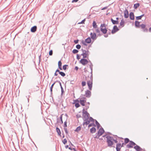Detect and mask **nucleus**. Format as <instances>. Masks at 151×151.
<instances>
[{"label": "nucleus", "instance_id": "obj_14", "mask_svg": "<svg viewBox=\"0 0 151 151\" xmlns=\"http://www.w3.org/2000/svg\"><path fill=\"white\" fill-rule=\"evenodd\" d=\"M37 27L36 26H34L32 27L30 29V31L33 33L35 32L36 31Z\"/></svg>", "mask_w": 151, "mask_h": 151}, {"label": "nucleus", "instance_id": "obj_4", "mask_svg": "<svg viewBox=\"0 0 151 151\" xmlns=\"http://www.w3.org/2000/svg\"><path fill=\"white\" fill-rule=\"evenodd\" d=\"M89 63L88 60L86 59L83 58L81 59L79 61V63L83 65H85Z\"/></svg>", "mask_w": 151, "mask_h": 151}, {"label": "nucleus", "instance_id": "obj_27", "mask_svg": "<svg viewBox=\"0 0 151 151\" xmlns=\"http://www.w3.org/2000/svg\"><path fill=\"white\" fill-rule=\"evenodd\" d=\"M106 138L107 139H109V140H111V141H113L114 139L113 137L109 136H106Z\"/></svg>", "mask_w": 151, "mask_h": 151}, {"label": "nucleus", "instance_id": "obj_51", "mask_svg": "<svg viewBox=\"0 0 151 151\" xmlns=\"http://www.w3.org/2000/svg\"><path fill=\"white\" fill-rule=\"evenodd\" d=\"M41 54L39 56V63H40V60L41 59Z\"/></svg>", "mask_w": 151, "mask_h": 151}, {"label": "nucleus", "instance_id": "obj_35", "mask_svg": "<svg viewBox=\"0 0 151 151\" xmlns=\"http://www.w3.org/2000/svg\"><path fill=\"white\" fill-rule=\"evenodd\" d=\"M60 73H59V74L62 76L63 77H64L65 76V74L63 72L60 71Z\"/></svg>", "mask_w": 151, "mask_h": 151}, {"label": "nucleus", "instance_id": "obj_29", "mask_svg": "<svg viewBox=\"0 0 151 151\" xmlns=\"http://www.w3.org/2000/svg\"><path fill=\"white\" fill-rule=\"evenodd\" d=\"M81 127L80 126H79L77 127L76 129L75 130V131L78 132L79 131L81 130Z\"/></svg>", "mask_w": 151, "mask_h": 151}, {"label": "nucleus", "instance_id": "obj_58", "mask_svg": "<svg viewBox=\"0 0 151 151\" xmlns=\"http://www.w3.org/2000/svg\"><path fill=\"white\" fill-rule=\"evenodd\" d=\"M52 88H50V92L51 95H52Z\"/></svg>", "mask_w": 151, "mask_h": 151}, {"label": "nucleus", "instance_id": "obj_41", "mask_svg": "<svg viewBox=\"0 0 151 151\" xmlns=\"http://www.w3.org/2000/svg\"><path fill=\"white\" fill-rule=\"evenodd\" d=\"M81 84H82V86H86V82L85 81H82L81 83Z\"/></svg>", "mask_w": 151, "mask_h": 151}, {"label": "nucleus", "instance_id": "obj_61", "mask_svg": "<svg viewBox=\"0 0 151 151\" xmlns=\"http://www.w3.org/2000/svg\"><path fill=\"white\" fill-rule=\"evenodd\" d=\"M113 141H114L115 143H117L118 142L117 139H114L113 140Z\"/></svg>", "mask_w": 151, "mask_h": 151}, {"label": "nucleus", "instance_id": "obj_28", "mask_svg": "<svg viewBox=\"0 0 151 151\" xmlns=\"http://www.w3.org/2000/svg\"><path fill=\"white\" fill-rule=\"evenodd\" d=\"M92 25L93 27L94 28H96L97 27L96 23L95 21H93Z\"/></svg>", "mask_w": 151, "mask_h": 151}, {"label": "nucleus", "instance_id": "obj_24", "mask_svg": "<svg viewBox=\"0 0 151 151\" xmlns=\"http://www.w3.org/2000/svg\"><path fill=\"white\" fill-rule=\"evenodd\" d=\"M56 132H57L58 135L59 136H61V131H60V129L57 127L56 128Z\"/></svg>", "mask_w": 151, "mask_h": 151}, {"label": "nucleus", "instance_id": "obj_37", "mask_svg": "<svg viewBox=\"0 0 151 151\" xmlns=\"http://www.w3.org/2000/svg\"><path fill=\"white\" fill-rule=\"evenodd\" d=\"M81 45L79 44L77 45L76 46V48L78 50L80 49L81 48Z\"/></svg>", "mask_w": 151, "mask_h": 151}, {"label": "nucleus", "instance_id": "obj_26", "mask_svg": "<svg viewBox=\"0 0 151 151\" xmlns=\"http://www.w3.org/2000/svg\"><path fill=\"white\" fill-rule=\"evenodd\" d=\"M120 25L122 27H123L124 26V21L123 19L121 20V22L120 23Z\"/></svg>", "mask_w": 151, "mask_h": 151}, {"label": "nucleus", "instance_id": "obj_11", "mask_svg": "<svg viewBox=\"0 0 151 151\" xmlns=\"http://www.w3.org/2000/svg\"><path fill=\"white\" fill-rule=\"evenodd\" d=\"M91 95V92L89 90H87L85 92V96L86 97L89 98H90Z\"/></svg>", "mask_w": 151, "mask_h": 151}, {"label": "nucleus", "instance_id": "obj_30", "mask_svg": "<svg viewBox=\"0 0 151 151\" xmlns=\"http://www.w3.org/2000/svg\"><path fill=\"white\" fill-rule=\"evenodd\" d=\"M130 141L128 138H125L124 139V143L125 144H127L129 142H130Z\"/></svg>", "mask_w": 151, "mask_h": 151}, {"label": "nucleus", "instance_id": "obj_10", "mask_svg": "<svg viewBox=\"0 0 151 151\" xmlns=\"http://www.w3.org/2000/svg\"><path fill=\"white\" fill-rule=\"evenodd\" d=\"M119 29L117 27L116 25H114L113 28V29L112 30L111 33L112 34H114L116 32H117L119 30Z\"/></svg>", "mask_w": 151, "mask_h": 151}, {"label": "nucleus", "instance_id": "obj_9", "mask_svg": "<svg viewBox=\"0 0 151 151\" xmlns=\"http://www.w3.org/2000/svg\"><path fill=\"white\" fill-rule=\"evenodd\" d=\"M63 114H62L60 115V119L59 118H57V123H60L61 124H62L63 123V122L62 119Z\"/></svg>", "mask_w": 151, "mask_h": 151}, {"label": "nucleus", "instance_id": "obj_3", "mask_svg": "<svg viewBox=\"0 0 151 151\" xmlns=\"http://www.w3.org/2000/svg\"><path fill=\"white\" fill-rule=\"evenodd\" d=\"M107 26L105 24H101L100 26V30L104 34H106L107 31V28H106Z\"/></svg>", "mask_w": 151, "mask_h": 151}, {"label": "nucleus", "instance_id": "obj_53", "mask_svg": "<svg viewBox=\"0 0 151 151\" xmlns=\"http://www.w3.org/2000/svg\"><path fill=\"white\" fill-rule=\"evenodd\" d=\"M93 81V75L92 74L90 76V81Z\"/></svg>", "mask_w": 151, "mask_h": 151}, {"label": "nucleus", "instance_id": "obj_46", "mask_svg": "<svg viewBox=\"0 0 151 151\" xmlns=\"http://www.w3.org/2000/svg\"><path fill=\"white\" fill-rule=\"evenodd\" d=\"M140 16H139L136 17V19L137 20H139L141 19V17Z\"/></svg>", "mask_w": 151, "mask_h": 151}, {"label": "nucleus", "instance_id": "obj_38", "mask_svg": "<svg viewBox=\"0 0 151 151\" xmlns=\"http://www.w3.org/2000/svg\"><path fill=\"white\" fill-rule=\"evenodd\" d=\"M81 43L83 45H85V46L87 45V44L86 43L84 40H82V41H81Z\"/></svg>", "mask_w": 151, "mask_h": 151}, {"label": "nucleus", "instance_id": "obj_23", "mask_svg": "<svg viewBox=\"0 0 151 151\" xmlns=\"http://www.w3.org/2000/svg\"><path fill=\"white\" fill-rule=\"evenodd\" d=\"M111 20L112 24H117L119 23V22L118 21L114 20L112 18L111 19Z\"/></svg>", "mask_w": 151, "mask_h": 151}, {"label": "nucleus", "instance_id": "obj_31", "mask_svg": "<svg viewBox=\"0 0 151 151\" xmlns=\"http://www.w3.org/2000/svg\"><path fill=\"white\" fill-rule=\"evenodd\" d=\"M95 123L97 126L98 129H99L100 127V125L97 120H96Z\"/></svg>", "mask_w": 151, "mask_h": 151}, {"label": "nucleus", "instance_id": "obj_6", "mask_svg": "<svg viewBox=\"0 0 151 151\" xmlns=\"http://www.w3.org/2000/svg\"><path fill=\"white\" fill-rule=\"evenodd\" d=\"M146 25L145 24H142L140 25L141 28L142 29L143 32H147L148 29L146 27Z\"/></svg>", "mask_w": 151, "mask_h": 151}, {"label": "nucleus", "instance_id": "obj_13", "mask_svg": "<svg viewBox=\"0 0 151 151\" xmlns=\"http://www.w3.org/2000/svg\"><path fill=\"white\" fill-rule=\"evenodd\" d=\"M90 36L91 38L93 40H96L97 38L96 35V33H92L91 32L90 33Z\"/></svg>", "mask_w": 151, "mask_h": 151}, {"label": "nucleus", "instance_id": "obj_60", "mask_svg": "<svg viewBox=\"0 0 151 151\" xmlns=\"http://www.w3.org/2000/svg\"><path fill=\"white\" fill-rule=\"evenodd\" d=\"M55 72H58L59 73H60V70L58 69H57L55 71Z\"/></svg>", "mask_w": 151, "mask_h": 151}, {"label": "nucleus", "instance_id": "obj_62", "mask_svg": "<svg viewBox=\"0 0 151 151\" xmlns=\"http://www.w3.org/2000/svg\"><path fill=\"white\" fill-rule=\"evenodd\" d=\"M89 67H90V66L93 67V65L91 62V63H90V64H89Z\"/></svg>", "mask_w": 151, "mask_h": 151}, {"label": "nucleus", "instance_id": "obj_7", "mask_svg": "<svg viewBox=\"0 0 151 151\" xmlns=\"http://www.w3.org/2000/svg\"><path fill=\"white\" fill-rule=\"evenodd\" d=\"M106 142L108 146L109 147H112V145L114 144V142L111 140L107 139Z\"/></svg>", "mask_w": 151, "mask_h": 151}, {"label": "nucleus", "instance_id": "obj_21", "mask_svg": "<svg viewBox=\"0 0 151 151\" xmlns=\"http://www.w3.org/2000/svg\"><path fill=\"white\" fill-rule=\"evenodd\" d=\"M96 128L95 127H92L90 129V132L92 133H93L96 132Z\"/></svg>", "mask_w": 151, "mask_h": 151}, {"label": "nucleus", "instance_id": "obj_48", "mask_svg": "<svg viewBox=\"0 0 151 151\" xmlns=\"http://www.w3.org/2000/svg\"><path fill=\"white\" fill-rule=\"evenodd\" d=\"M78 41H79L78 40H75L74 41V42L75 44H77L78 43Z\"/></svg>", "mask_w": 151, "mask_h": 151}, {"label": "nucleus", "instance_id": "obj_32", "mask_svg": "<svg viewBox=\"0 0 151 151\" xmlns=\"http://www.w3.org/2000/svg\"><path fill=\"white\" fill-rule=\"evenodd\" d=\"M89 55V54H87L86 53H84V56H83V58H87L88 57Z\"/></svg>", "mask_w": 151, "mask_h": 151}, {"label": "nucleus", "instance_id": "obj_64", "mask_svg": "<svg viewBox=\"0 0 151 151\" xmlns=\"http://www.w3.org/2000/svg\"><path fill=\"white\" fill-rule=\"evenodd\" d=\"M100 31L99 29H96V32L97 33H100Z\"/></svg>", "mask_w": 151, "mask_h": 151}, {"label": "nucleus", "instance_id": "obj_19", "mask_svg": "<svg viewBox=\"0 0 151 151\" xmlns=\"http://www.w3.org/2000/svg\"><path fill=\"white\" fill-rule=\"evenodd\" d=\"M135 27H136L139 28L140 26V22L137 21H135Z\"/></svg>", "mask_w": 151, "mask_h": 151}, {"label": "nucleus", "instance_id": "obj_5", "mask_svg": "<svg viewBox=\"0 0 151 151\" xmlns=\"http://www.w3.org/2000/svg\"><path fill=\"white\" fill-rule=\"evenodd\" d=\"M136 145L135 142L132 141H130L129 143L127 145V147L128 148H132L133 146H135Z\"/></svg>", "mask_w": 151, "mask_h": 151}, {"label": "nucleus", "instance_id": "obj_2", "mask_svg": "<svg viewBox=\"0 0 151 151\" xmlns=\"http://www.w3.org/2000/svg\"><path fill=\"white\" fill-rule=\"evenodd\" d=\"M104 132L105 131L104 129L102 127H101L99 129L98 133H96V135L95 137H94L95 138H99V137L102 135Z\"/></svg>", "mask_w": 151, "mask_h": 151}, {"label": "nucleus", "instance_id": "obj_8", "mask_svg": "<svg viewBox=\"0 0 151 151\" xmlns=\"http://www.w3.org/2000/svg\"><path fill=\"white\" fill-rule=\"evenodd\" d=\"M74 102L73 103V104H75V106L76 108L79 107L80 106V104H79V101L78 100V99H77L75 100H74Z\"/></svg>", "mask_w": 151, "mask_h": 151}, {"label": "nucleus", "instance_id": "obj_63", "mask_svg": "<svg viewBox=\"0 0 151 151\" xmlns=\"http://www.w3.org/2000/svg\"><path fill=\"white\" fill-rule=\"evenodd\" d=\"M78 69V67L77 66H76L75 68V69L76 70H77Z\"/></svg>", "mask_w": 151, "mask_h": 151}, {"label": "nucleus", "instance_id": "obj_49", "mask_svg": "<svg viewBox=\"0 0 151 151\" xmlns=\"http://www.w3.org/2000/svg\"><path fill=\"white\" fill-rule=\"evenodd\" d=\"M77 59L79 60L80 59V56L79 54H77L76 55Z\"/></svg>", "mask_w": 151, "mask_h": 151}, {"label": "nucleus", "instance_id": "obj_47", "mask_svg": "<svg viewBox=\"0 0 151 151\" xmlns=\"http://www.w3.org/2000/svg\"><path fill=\"white\" fill-rule=\"evenodd\" d=\"M76 116L77 118L78 119L81 117V115L79 114H77L76 115Z\"/></svg>", "mask_w": 151, "mask_h": 151}, {"label": "nucleus", "instance_id": "obj_55", "mask_svg": "<svg viewBox=\"0 0 151 151\" xmlns=\"http://www.w3.org/2000/svg\"><path fill=\"white\" fill-rule=\"evenodd\" d=\"M81 51L83 52V53H86V50H83V49H82Z\"/></svg>", "mask_w": 151, "mask_h": 151}, {"label": "nucleus", "instance_id": "obj_57", "mask_svg": "<svg viewBox=\"0 0 151 151\" xmlns=\"http://www.w3.org/2000/svg\"><path fill=\"white\" fill-rule=\"evenodd\" d=\"M107 8V6H105L103 8L101 9V10H104L105 9H106Z\"/></svg>", "mask_w": 151, "mask_h": 151}, {"label": "nucleus", "instance_id": "obj_22", "mask_svg": "<svg viewBox=\"0 0 151 151\" xmlns=\"http://www.w3.org/2000/svg\"><path fill=\"white\" fill-rule=\"evenodd\" d=\"M85 41L87 43H90L91 41V39L90 37H88L85 40Z\"/></svg>", "mask_w": 151, "mask_h": 151}, {"label": "nucleus", "instance_id": "obj_45", "mask_svg": "<svg viewBox=\"0 0 151 151\" xmlns=\"http://www.w3.org/2000/svg\"><path fill=\"white\" fill-rule=\"evenodd\" d=\"M67 121H65L64 122V126H63L64 128H65V127H67Z\"/></svg>", "mask_w": 151, "mask_h": 151}, {"label": "nucleus", "instance_id": "obj_18", "mask_svg": "<svg viewBox=\"0 0 151 151\" xmlns=\"http://www.w3.org/2000/svg\"><path fill=\"white\" fill-rule=\"evenodd\" d=\"M129 18L131 20H133L134 19V16L133 12H131L129 13Z\"/></svg>", "mask_w": 151, "mask_h": 151}, {"label": "nucleus", "instance_id": "obj_56", "mask_svg": "<svg viewBox=\"0 0 151 151\" xmlns=\"http://www.w3.org/2000/svg\"><path fill=\"white\" fill-rule=\"evenodd\" d=\"M81 51L83 52V53H86V50H83V49H82Z\"/></svg>", "mask_w": 151, "mask_h": 151}, {"label": "nucleus", "instance_id": "obj_50", "mask_svg": "<svg viewBox=\"0 0 151 151\" xmlns=\"http://www.w3.org/2000/svg\"><path fill=\"white\" fill-rule=\"evenodd\" d=\"M61 95L62 96L63 93H64V91L63 89H61Z\"/></svg>", "mask_w": 151, "mask_h": 151}, {"label": "nucleus", "instance_id": "obj_12", "mask_svg": "<svg viewBox=\"0 0 151 151\" xmlns=\"http://www.w3.org/2000/svg\"><path fill=\"white\" fill-rule=\"evenodd\" d=\"M93 81H87V84L88 86L89 89L90 90H92V83Z\"/></svg>", "mask_w": 151, "mask_h": 151}, {"label": "nucleus", "instance_id": "obj_15", "mask_svg": "<svg viewBox=\"0 0 151 151\" xmlns=\"http://www.w3.org/2000/svg\"><path fill=\"white\" fill-rule=\"evenodd\" d=\"M129 12L127 9H125L124 11V18H127L129 17Z\"/></svg>", "mask_w": 151, "mask_h": 151}, {"label": "nucleus", "instance_id": "obj_54", "mask_svg": "<svg viewBox=\"0 0 151 151\" xmlns=\"http://www.w3.org/2000/svg\"><path fill=\"white\" fill-rule=\"evenodd\" d=\"M55 82H54V83H53V84L51 85V87H50V88H53V86H54V84H55Z\"/></svg>", "mask_w": 151, "mask_h": 151}, {"label": "nucleus", "instance_id": "obj_17", "mask_svg": "<svg viewBox=\"0 0 151 151\" xmlns=\"http://www.w3.org/2000/svg\"><path fill=\"white\" fill-rule=\"evenodd\" d=\"M121 144L120 143H118L116 144V151H120Z\"/></svg>", "mask_w": 151, "mask_h": 151}, {"label": "nucleus", "instance_id": "obj_20", "mask_svg": "<svg viewBox=\"0 0 151 151\" xmlns=\"http://www.w3.org/2000/svg\"><path fill=\"white\" fill-rule=\"evenodd\" d=\"M79 102L80 103V104L83 106H85V103L86 102V100L83 99L81 100L80 99Z\"/></svg>", "mask_w": 151, "mask_h": 151}, {"label": "nucleus", "instance_id": "obj_43", "mask_svg": "<svg viewBox=\"0 0 151 151\" xmlns=\"http://www.w3.org/2000/svg\"><path fill=\"white\" fill-rule=\"evenodd\" d=\"M86 20V19H85L83 20L81 22L78 23V24H84Z\"/></svg>", "mask_w": 151, "mask_h": 151}, {"label": "nucleus", "instance_id": "obj_36", "mask_svg": "<svg viewBox=\"0 0 151 151\" xmlns=\"http://www.w3.org/2000/svg\"><path fill=\"white\" fill-rule=\"evenodd\" d=\"M68 67V65H65L63 66V69L64 70H65L67 69V67Z\"/></svg>", "mask_w": 151, "mask_h": 151}, {"label": "nucleus", "instance_id": "obj_52", "mask_svg": "<svg viewBox=\"0 0 151 151\" xmlns=\"http://www.w3.org/2000/svg\"><path fill=\"white\" fill-rule=\"evenodd\" d=\"M64 130L66 134L68 133L66 128H64Z\"/></svg>", "mask_w": 151, "mask_h": 151}, {"label": "nucleus", "instance_id": "obj_42", "mask_svg": "<svg viewBox=\"0 0 151 151\" xmlns=\"http://www.w3.org/2000/svg\"><path fill=\"white\" fill-rule=\"evenodd\" d=\"M62 142L65 145L67 142V140L66 139H64L63 141Z\"/></svg>", "mask_w": 151, "mask_h": 151}, {"label": "nucleus", "instance_id": "obj_25", "mask_svg": "<svg viewBox=\"0 0 151 151\" xmlns=\"http://www.w3.org/2000/svg\"><path fill=\"white\" fill-rule=\"evenodd\" d=\"M140 6V4L139 3H137L134 4V9H136L138 8Z\"/></svg>", "mask_w": 151, "mask_h": 151}, {"label": "nucleus", "instance_id": "obj_39", "mask_svg": "<svg viewBox=\"0 0 151 151\" xmlns=\"http://www.w3.org/2000/svg\"><path fill=\"white\" fill-rule=\"evenodd\" d=\"M68 149H69L70 150H73V151H77L76 150L75 148H72L70 147H68Z\"/></svg>", "mask_w": 151, "mask_h": 151}, {"label": "nucleus", "instance_id": "obj_1", "mask_svg": "<svg viewBox=\"0 0 151 151\" xmlns=\"http://www.w3.org/2000/svg\"><path fill=\"white\" fill-rule=\"evenodd\" d=\"M83 116L84 117L83 119L84 122L83 123V125L84 126L85 125H88L90 122L93 120V119L91 117L89 116V114L84 109H83L82 110Z\"/></svg>", "mask_w": 151, "mask_h": 151}, {"label": "nucleus", "instance_id": "obj_44", "mask_svg": "<svg viewBox=\"0 0 151 151\" xmlns=\"http://www.w3.org/2000/svg\"><path fill=\"white\" fill-rule=\"evenodd\" d=\"M53 54V51L52 50H50L49 52V55H52Z\"/></svg>", "mask_w": 151, "mask_h": 151}, {"label": "nucleus", "instance_id": "obj_34", "mask_svg": "<svg viewBox=\"0 0 151 151\" xmlns=\"http://www.w3.org/2000/svg\"><path fill=\"white\" fill-rule=\"evenodd\" d=\"M78 52V50L76 49H73L72 51L73 53L74 54H76Z\"/></svg>", "mask_w": 151, "mask_h": 151}, {"label": "nucleus", "instance_id": "obj_40", "mask_svg": "<svg viewBox=\"0 0 151 151\" xmlns=\"http://www.w3.org/2000/svg\"><path fill=\"white\" fill-rule=\"evenodd\" d=\"M62 63L60 60L58 62V67H61L62 66Z\"/></svg>", "mask_w": 151, "mask_h": 151}, {"label": "nucleus", "instance_id": "obj_33", "mask_svg": "<svg viewBox=\"0 0 151 151\" xmlns=\"http://www.w3.org/2000/svg\"><path fill=\"white\" fill-rule=\"evenodd\" d=\"M92 126L95 127H96V125L94 123H90V124H88V127H92Z\"/></svg>", "mask_w": 151, "mask_h": 151}, {"label": "nucleus", "instance_id": "obj_16", "mask_svg": "<svg viewBox=\"0 0 151 151\" xmlns=\"http://www.w3.org/2000/svg\"><path fill=\"white\" fill-rule=\"evenodd\" d=\"M136 145V146L134 147V148L136 151H139L140 150H142V149L140 146L137 145Z\"/></svg>", "mask_w": 151, "mask_h": 151}, {"label": "nucleus", "instance_id": "obj_59", "mask_svg": "<svg viewBox=\"0 0 151 151\" xmlns=\"http://www.w3.org/2000/svg\"><path fill=\"white\" fill-rule=\"evenodd\" d=\"M78 1V0H73L72 2V3L76 2Z\"/></svg>", "mask_w": 151, "mask_h": 151}]
</instances>
